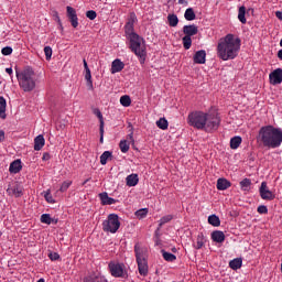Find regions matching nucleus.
<instances>
[{
  "mask_svg": "<svg viewBox=\"0 0 282 282\" xmlns=\"http://www.w3.org/2000/svg\"><path fill=\"white\" fill-rule=\"evenodd\" d=\"M187 124L197 129L198 131H205L206 133H215L221 126V117L217 112H204L202 110H195L188 113Z\"/></svg>",
  "mask_w": 282,
  "mask_h": 282,
  "instance_id": "1",
  "label": "nucleus"
},
{
  "mask_svg": "<svg viewBox=\"0 0 282 282\" xmlns=\"http://www.w3.org/2000/svg\"><path fill=\"white\" fill-rule=\"evenodd\" d=\"M241 50V40L229 33L220 39L217 45V55L221 61H235Z\"/></svg>",
  "mask_w": 282,
  "mask_h": 282,
  "instance_id": "2",
  "label": "nucleus"
},
{
  "mask_svg": "<svg viewBox=\"0 0 282 282\" xmlns=\"http://www.w3.org/2000/svg\"><path fill=\"white\" fill-rule=\"evenodd\" d=\"M257 142L267 149H279L282 144V129L271 124L261 127Z\"/></svg>",
  "mask_w": 282,
  "mask_h": 282,
  "instance_id": "3",
  "label": "nucleus"
},
{
  "mask_svg": "<svg viewBox=\"0 0 282 282\" xmlns=\"http://www.w3.org/2000/svg\"><path fill=\"white\" fill-rule=\"evenodd\" d=\"M17 78L21 90L30 93L36 89V73L32 67L28 66L22 72H17Z\"/></svg>",
  "mask_w": 282,
  "mask_h": 282,
  "instance_id": "4",
  "label": "nucleus"
},
{
  "mask_svg": "<svg viewBox=\"0 0 282 282\" xmlns=\"http://www.w3.org/2000/svg\"><path fill=\"white\" fill-rule=\"evenodd\" d=\"M130 41V50L135 54L139 58V63L144 65L147 61V44L144 43V39L140 35H133Z\"/></svg>",
  "mask_w": 282,
  "mask_h": 282,
  "instance_id": "5",
  "label": "nucleus"
},
{
  "mask_svg": "<svg viewBox=\"0 0 282 282\" xmlns=\"http://www.w3.org/2000/svg\"><path fill=\"white\" fill-rule=\"evenodd\" d=\"M134 254L138 263L139 274L147 276L149 274V262L147 261V251L140 246H134Z\"/></svg>",
  "mask_w": 282,
  "mask_h": 282,
  "instance_id": "6",
  "label": "nucleus"
},
{
  "mask_svg": "<svg viewBox=\"0 0 282 282\" xmlns=\"http://www.w3.org/2000/svg\"><path fill=\"white\" fill-rule=\"evenodd\" d=\"M104 232L116 235L120 230V218L117 214H109L107 219L102 221Z\"/></svg>",
  "mask_w": 282,
  "mask_h": 282,
  "instance_id": "7",
  "label": "nucleus"
},
{
  "mask_svg": "<svg viewBox=\"0 0 282 282\" xmlns=\"http://www.w3.org/2000/svg\"><path fill=\"white\" fill-rule=\"evenodd\" d=\"M111 276L116 279H124L127 276V270H124V263L110 262L108 264Z\"/></svg>",
  "mask_w": 282,
  "mask_h": 282,
  "instance_id": "8",
  "label": "nucleus"
},
{
  "mask_svg": "<svg viewBox=\"0 0 282 282\" xmlns=\"http://www.w3.org/2000/svg\"><path fill=\"white\" fill-rule=\"evenodd\" d=\"M259 193H260L261 199H267L268 202H272V199H274V197H275L274 193H272V191H270V188H268L267 182L261 183Z\"/></svg>",
  "mask_w": 282,
  "mask_h": 282,
  "instance_id": "9",
  "label": "nucleus"
},
{
  "mask_svg": "<svg viewBox=\"0 0 282 282\" xmlns=\"http://www.w3.org/2000/svg\"><path fill=\"white\" fill-rule=\"evenodd\" d=\"M269 83L270 85H281L282 83V68H275L273 72L269 74Z\"/></svg>",
  "mask_w": 282,
  "mask_h": 282,
  "instance_id": "10",
  "label": "nucleus"
},
{
  "mask_svg": "<svg viewBox=\"0 0 282 282\" xmlns=\"http://www.w3.org/2000/svg\"><path fill=\"white\" fill-rule=\"evenodd\" d=\"M7 194L10 197H23V186L15 184L7 188Z\"/></svg>",
  "mask_w": 282,
  "mask_h": 282,
  "instance_id": "11",
  "label": "nucleus"
},
{
  "mask_svg": "<svg viewBox=\"0 0 282 282\" xmlns=\"http://www.w3.org/2000/svg\"><path fill=\"white\" fill-rule=\"evenodd\" d=\"M67 17L70 21V24L74 28H78V15L76 14V9L72 7H66Z\"/></svg>",
  "mask_w": 282,
  "mask_h": 282,
  "instance_id": "12",
  "label": "nucleus"
},
{
  "mask_svg": "<svg viewBox=\"0 0 282 282\" xmlns=\"http://www.w3.org/2000/svg\"><path fill=\"white\" fill-rule=\"evenodd\" d=\"M99 199H100L102 206H113V204H118V200L109 197V194L107 192L100 193Z\"/></svg>",
  "mask_w": 282,
  "mask_h": 282,
  "instance_id": "13",
  "label": "nucleus"
},
{
  "mask_svg": "<svg viewBox=\"0 0 282 282\" xmlns=\"http://www.w3.org/2000/svg\"><path fill=\"white\" fill-rule=\"evenodd\" d=\"M124 69V62H121L120 58H116L111 63L110 73L111 74H118Z\"/></svg>",
  "mask_w": 282,
  "mask_h": 282,
  "instance_id": "14",
  "label": "nucleus"
},
{
  "mask_svg": "<svg viewBox=\"0 0 282 282\" xmlns=\"http://www.w3.org/2000/svg\"><path fill=\"white\" fill-rule=\"evenodd\" d=\"M193 61L196 65H204L206 63V51H197L194 54Z\"/></svg>",
  "mask_w": 282,
  "mask_h": 282,
  "instance_id": "15",
  "label": "nucleus"
},
{
  "mask_svg": "<svg viewBox=\"0 0 282 282\" xmlns=\"http://www.w3.org/2000/svg\"><path fill=\"white\" fill-rule=\"evenodd\" d=\"M84 282H109L106 276L100 274L90 273L84 278Z\"/></svg>",
  "mask_w": 282,
  "mask_h": 282,
  "instance_id": "16",
  "label": "nucleus"
},
{
  "mask_svg": "<svg viewBox=\"0 0 282 282\" xmlns=\"http://www.w3.org/2000/svg\"><path fill=\"white\" fill-rule=\"evenodd\" d=\"M124 33L129 41H131L133 39V36H139L138 33H135L133 22H131V21H129L124 25Z\"/></svg>",
  "mask_w": 282,
  "mask_h": 282,
  "instance_id": "17",
  "label": "nucleus"
},
{
  "mask_svg": "<svg viewBox=\"0 0 282 282\" xmlns=\"http://www.w3.org/2000/svg\"><path fill=\"white\" fill-rule=\"evenodd\" d=\"M197 32H199V29L195 24H188L183 26V33L185 34V36H195Z\"/></svg>",
  "mask_w": 282,
  "mask_h": 282,
  "instance_id": "18",
  "label": "nucleus"
},
{
  "mask_svg": "<svg viewBox=\"0 0 282 282\" xmlns=\"http://www.w3.org/2000/svg\"><path fill=\"white\" fill-rule=\"evenodd\" d=\"M232 186V183L226 178H218L216 187L218 191H228Z\"/></svg>",
  "mask_w": 282,
  "mask_h": 282,
  "instance_id": "19",
  "label": "nucleus"
},
{
  "mask_svg": "<svg viewBox=\"0 0 282 282\" xmlns=\"http://www.w3.org/2000/svg\"><path fill=\"white\" fill-rule=\"evenodd\" d=\"M45 147V137L43 134H39L34 139V151H41Z\"/></svg>",
  "mask_w": 282,
  "mask_h": 282,
  "instance_id": "20",
  "label": "nucleus"
},
{
  "mask_svg": "<svg viewBox=\"0 0 282 282\" xmlns=\"http://www.w3.org/2000/svg\"><path fill=\"white\" fill-rule=\"evenodd\" d=\"M212 240L216 243H224L226 241V235L224 231L216 230L212 234Z\"/></svg>",
  "mask_w": 282,
  "mask_h": 282,
  "instance_id": "21",
  "label": "nucleus"
},
{
  "mask_svg": "<svg viewBox=\"0 0 282 282\" xmlns=\"http://www.w3.org/2000/svg\"><path fill=\"white\" fill-rule=\"evenodd\" d=\"M138 182H140V177H138V174H130L126 177L127 186H138Z\"/></svg>",
  "mask_w": 282,
  "mask_h": 282,
  "instance_id": "22",
  "label": "nucleus"
},
{
  "mask_svg": "<svg viewBox=\"0 0 282 282\" xmlns=\"http://www.w3.org/2000/svg\"><path fill=\"white\" fill-rule=\"evenodd\" d=\"M204 243H206V238L204 237V234H199L196 238V242L193 243V248H195V250H202Z\"/></svg>",
  "mask_w": 282,
  "mask_h": 282,
  "instance_id": "23",
  "label": "nucleus"
},
{
  "mask_svg": "<svg viewBox=\"0 0 282 282\" xmlns=\"http://www.w3.org/2000/svg\"><path fill=\"white\" fill-rule=\"evenodd\" d=\"M22 169L21 160L13 161L9 166L10 173H20Z\"/></svg>",
  "mask_w": 282,
  "mask_h": 282,
  "instance_id": "24",
  "label": "nucleus"
},
{
  "mask_svg": "<svg viewBox=\"0 0 282 282\" xmlns=\"http://www.w3.org/2000/svg\"><path fill=\"white\" fill-rule=\"evenodd\" d=\"M242 264L243 260L241 258H235L229 262V268H231V270H240Z\"/></svg>",
  "mask_w": 282,
  "mask_h": 282,
  "instance_id": "25",
  "label": "nucleus"
},
{
  "mask_svg": "<svg viewBox=\"0 0 282 282\" xmlns=\"http://www.w3.org/2000/svg\"><path fill=\"white\" fill-rule=\"evenodd\" d=\"M238 20L240 21V23H242V25H246V23H248V20L246 19V7H240L238 9Z\"/></svg>",
  "mask_w": 282,
  "mask_h": 282,
  "instance_id": "26",
  "label": "nucleus"
},
{
  "mask_svg": "<svg viewBox=\"0 0 282 282\" xmlns=\"http://www.w3.org/2000/svg\"><path fill=\"white\" fill-rule=\"evenodd\" d=\"M8 107V102L6 101L4 97H0V118L6 120V108Z\"/></svg>",
  "mask_w": 282,
  "mask_h": 282,
  "instance_id": "27",
  "label": "nucleus"
},
{
  "mask_svg": "<svg viewBox=\"0 0 282 282\" xmlns=\"http://www.w3.org/2000/svg\"><path fill=\"white\" fill-rule=\"evenodd\" d=\"M167 21L170 28H177V23H180V19L177 18V14H169L167 15Z\"/></svg>",
  "mask_w": 282,
  "mask_h": 282,
  "instance_id": "28",
  "label": "nucleus"
},
{
  "mask_svg": "<svg viewBox=\"0 0 282 282\" xmlns=\"http://www.w3.org/2000/svg\"><path fill=\"white\" fill-rule=\"evenodd\" d=\"M242 139L239 135H236L230 139V149L236 150L238 147H241Z\"/></svg>",
  "mask_w": 282,
  "mask_h": 282,
  "instance_id": "29",
  "label": "nucleus"
},
{
  "mask_svg": "<svg viewBox=\"0 0 282 282\" xmlns=\"http://www.w3.org/2000/svg\"><path fill=\"white\" fill-rule=\"evenodd\" d=\"M184 18L186 21H195L196 15H195V10L193 8H188L185 10Z\"/></svg>",
  "mask_w": 282,
  "mask_h": 282,
  "instance_id": "30",
  "label": "nucleus"
},
{
  "mask_svg": "<svg viewBox=\"0 0 282 282\" xmlns=\"http://www.w3.org/2000/svg\"><path fill=\"white\" fill-rule=\"evenodd\" d=\"M208 224H210V226H215L217 228L218 226H221V220L219 219V216L210 215L208 217Z\"/></svg>",
  "mask_w": 282,
  "mask_h": 282,
  "instance_id": "31",
  "label": "nucleus"
},
{
  "mask_svg": "<svg viewBox=\"0 0 282 282\" xmlns=\"http://www.w3.org/2000/svg\"><path fill=\"white\" fill-rule=\"evenodd\" d=\"M156 127L162 129V131H166V129H169V120H166V118H160L156 121Z\"/></svg>",
  "mask_w": 282,
  "mask_h": 282,
  "instance_id": "32",
  "label": "nucleus"
},
{
  "mask_svg": "<svg viewBox=\"0 0 282 282\" xmlns=\"http://www.w3.org/2000/svg\"><path fill=\"white\" fill-rule=\"evenodd\" d=\"M58 220H54L52 219V216H50V214H43L41 216V223L42 224H47V226H50L51 224H57Z\"/></svg>",
  "mask_w": 282,
  "mask_h": 282,
  "instance_id": "33",
  "label": "nucleus"
},
{
  "mask_svg": "<svg viewBox=\"0 0 282 282\" xmlns=\"http://www.w3.org/2000/svg\"><path fill=\"white\" fill-rule=\"evenodd\" d=\"M161 252H162V257L165 261H169L172 263L173 261H175L177 259V257L175 254H173L169 251L162 250Z\"/></svg>",
  "mask_w": 282,
  "mask_h": 282,
  "instance_id": "34",
  "label": "nucleus"
},
{
  "mask_svg": "<svg viewBox=\"0 0 282 282\" xmlns=\"http://www.w3.org/2000/svg\"><path fill=\"white\" fill-rule=\"evenodd\" d=\"M130 144L131 143H129V141L121 140L119 143V149H120L121 153H129Z\"/></svg>",
  "mask_w": 282,
  "mask_h": 282,
  "instance_id": "35",
  "label": "nucleus"
},
{
  "mask_svg": "<svg viewBox=\"0 0 282 282\" xmlns=\"http://www.w3.org/2000/svg\"><path fill=\"white\" fill-rule=\"evenodd\" d=\"M250 186H252V181L250 178H243L240 182L241 191H250Z\"/></svg>",
  "mask_w": 282,
  "mask_h": 282,
  "instance_id": "36",
  "label": "nucleus"
},
{
  "mask_svg": "<svg viewBox=\"0 0 282 282\" xmlns=\"http://www.w3.org/2000/svg\"><path fill=\"white\" fill-rule=\"evenodd\" d=\"M173 219V215H166L163 216L160 220H159V227L156 230H161L162 226H164V224H169V221H172Z\"/></svg>",
  "mask_w": 282,
  "mask_h": 282,
  "instance_id": "37",
  "label": "nucleus"
},
{
  "mask_svg": "<svg viewBox=\"0 0 282 282\" xmlns=\"http://www.w3.org/2000/svg\"><path fill=\"white\" fill-rule=\"evenodd\" d=\"M182 41L184 50H191V45H193V39H191L188 35H185L183 36Z\"/></svg>",
  "mask_w": 282,
  "mask_h": 282,
  "instance_id": "38",
  "label": "nucleus"
},
{
  "mask_svg": "<svg viewBox=\"0 0 282 282\" xmlns=\"http://www.w3.org/2000/svg\"><path fill=\"white\" fill-rule=\"evenodd\" d=\"M120 105H122V107H131V97H129V95L121 96Z\"/></svg>",
  "mask_w": 282,
  "mask_h": 282,
  "instance_id": "39",
  "label": "nucleus"
},
{
  "mask_svg": "<svg viewBox=\"0 0 282 282\" xmlns=\"http://www.w3.org/2000/svg\"><path fill=\"white\" fill-rule=\"evenodd\" d=\"M111 152L110 151H105L101 155H100V164L102 166H105L109 160V158H111Z\"/></svg>",
  "mask_w": 282,
  "mask_h": 282,
  "instance_id": "40",
  "label": "nucleus"
},
{
  "mask_svg": "<svg viewBox=\"0 0 282 282\" xmlns=\"http://www.w3.org/2000/svg\"><path fill=\"white\" fill-rule=\"evenodd\" d=\"M147 215H149L148 208H141L135 212V217H138V219H144V217H147Z\"/></svg>",
  "mask_w": 282,
  "mask_h": 282,
  "instance_id": "41",
  "label": "nucleus"
},
{
  "mask_svg": "<svg viewBox=\"0 0 282 282\" xmlns=\"http://www.w3.org/2000/svg\"><path fill=\"white\" fill-rule=\"evenodd\" d=\"M44 198L46 199L47 204H56V200L52 196V192L50 189L44 192Z\"/></svg>",
  "mask_w": 282,
  "mask_h": 282,
  "instance_id": "42",
  "label": "nucleus"
},
{
  "mask_svg": "<svg viewBox=\"0 0 282 282\" xmlns=\"http://www.w3.org/2000/svg\"><path fill=\"white\" fill-rule=\"evenodd\" d=\"M85 79L87 80V87L94 89V82H91V70H86Z\"/></svg>",
  "mask_w": 282,
  "mask_h": 282,
  "instance_id": "43",
  "label": "nucleus"
},
{
  "mask_svg": "<svg viewBox=\"0 0 282 282\" xmlns=\"http://www.w3.org/2000/svg\"><path fill=\"white\" fill-rule=\"evenodd\" d=\"M94 115L97 116V118H98L100 124H102V127H105V119H104V117H102V112L100 111V109L96 108V109L94 110Z\"/></svg>",
  "mask_w": 282,
  "mask_h": 282,
  "instance_id": "44",
  "label": "nucleus"
},
{
  "mask_svg": "<svg viewBox=\"0 0 282 282\" xmlns=\"http://www.w3.org/2000/svg\"><path fill=\"white\" fill-rule=\"evenodd\" d=\"M69 186H72V181H64L59 187L61 193H65Z\"/></svg>",
  "mask_w": 282,
  "mask_h": 282,
  "instance_id": "45",
  "label": "nucleus"
},
{
  "mask_svg": "<svg viewBox=\"0 0 282 282\" xmlns=\"http://www.w3.org/2000/svg\"><path fill=\"white\" fill-rule=\"evenodd\" d=\"M86 17L90 21H94L98 17V14L96 13V11L89 10V11L86 12Z\"/></svg>",
  "mask_w": 282,
  "mask_h": 282,
  "instance_id": "46",
  "label": "nucleus"
},
{
  "mask_svg": "<svg viewBox=\"0 0 282 282\" xmlns=\"http://www.w3.org/2000/svg\"><path fill=\"white\" fill-rule=\"evenodd\" d=\"M13 50L12 46H6L1 50V54L3 56H10V54H12Z\"/></svg>",
  "mask_w": 282,
  "mask_h": 282,
  "instance_id": "47",
  "label": "nucleus"
},
{
  "mask_svg": "<svg viewBox=\"0 0 282 282\" xmlns=\"http://www.w3.org/2000/svg\"><path fill=\"white\" fill-rule=\"evenodd\" d=\"M99 133H100L99 142L100 144H102L105 142V126L99 124Z\"/></svg>",
  "mask_w": 282,
  "mask_h": 282,
  "instance_id": "48",
  "label": "nucleus"
},
{
  "mask_svg": "<svg viewBox=\"0 0 282 282\" xmlns=\"http://www.w3.org/2000/svg\"><path fill=\"white\" fill-rule=\"evenodd\" d=\"M48 259H51V261H58V259H61V254H58V252H50Z\"/></svg>",
  "mask_w": 282,
  "mask_h": 282,
  "instance_id": "49",
  "label": "nucleus"
},
{
  "mask_svg": "<svg viewBox=\"0 0 282 282\" xmlns=\"http://www.w3.org/2000/svg\"><path fill=\"white\" fill-rule=\"evenodd\" d=\"M44 54L46 56V61H50V58H52V48L50 46H45Z\"/></svg>",
  "mask_w": 282,
  "mask_h": 282,
  "instance_id": "50",
  "label": "nucleus"
},
{
  "mask_svg": "<svg viewBox=\"0 0 282 282\" xmlns=\"http://www.w3.org/2000/svg\"><path fill=\"white\" fill-rule=\"evenodd\" d=\"M258 213H259L260 215H268V206H265V205H260V206L258 207Z\"/></svg>",
  "mask_w": 282,
  "mask_h": 282,
  "instance_id": "51",
  "label": "nucleus"
},
{
  "mask_svg": "<svg viewBox=\"0 0 282 282\" xmlns=\"http://www.w3.org/2000/svg\"><path fill=\"white\" fill-rule=\"evenodd\" d=\"M127 142H129V144H135V139H133V131L127 135Z\"/></svg>",
  "mask_w": 282,
  "mask_h": 282,
  "instance_id": "52",
  "label": "nucleus"
},
{
  "mask_svg": "<svg viewBox=\"0 0 282 282\" xmlns=\"http://www.w3.org/2000/svg\"><path fill=\"white\" fill-rule=\"evenodd\" d=\"M51 159H52V155H50L48 152H44V153H43L42 160H43L44 162H47V161L51 160Z\"/></svg>",
  "mask_w": 282,
  "mask_h": 282,
  "instance_id": "53",
  "label": "nucleus"
},
{
  "mask_svg": "<svg viewBox=\"0 0 282 282\" xmlns=\"http://www.w3.org/2000/svg\"><path fill=\"white\" fill-rule=\"evenodd\" d=\"M3 140H6V132L0 130V142H3Z\"/></svg>",
  "mask_w": 282,
  "mask_h": 282,
  "instance_id": "54",
  "label": "nucleus"
},
{
  "mask_svg": "<svg viewBox=\"0 0 282 282\" xmlns=\"http://www.w3.org/2000/svg\"><path fill=\"white\" fill-rule=\"evenodd\" d=\"M275 17L279 21H282V11H275Z\"/></svg>",
  "mask_w": 282,
  "mask_h": 282,
  "instance_id": "55",
  "label": "nucleus"
},
{
  "mask_svg": "<svg viewBox=\"0 0 282 282\" xmlns=\"http://www.w3.org/2000/svg\"><path fill=\"white\" fill-rule=\"evenodd\" d=\"M83 63H84L85 72L90 70V69H89V66L87 65V59H84Z\"/></svg>",
  "mask_w": 282,
  "mask_h": 282,
  "instance_id": "56",
  "label": "nucleus"
},
{
  "mask_svg": "<svg viewBox=\"0 0 282 282\" xmlns=\"http://www.w3.org/2000/svg\"><path fill=\"white\" fill-rule=\"evenodd\" d=\"M6 73L9 74V76H12L13 74L12 67L6 68Z\"/></svg>",
  "mask_w": 282,
  "mask_h": 282,
  "instance_id": "57",
  "label": "nucleus"
},
{
  "mask_svg": "<svg viewBox=\"0 0 282 282\" xmlns=\"http://www.w3.org/2000/svg\"><path fill=\"white\" fill-rule=\"evenodd\" d=\"M278 58H280V61H282V50H280V51L278 52Z\"/></svg>",
  "mask_w": 282,
  "mask_h": 282,
  "instance_id": "58",
  "label": "nucleus"
},
{
  "mask_svg": "<svg viewBox=\"0 0 282 282\" xmlns=\"http://www.w3.org/2000/svg\"><path fill=\"white\" fill-rule=\"evenodd\" d=\"M37 282H45V279H40V280H37Z\"/></svg>",
  "mask_w": 282,
  "mask_h": 282,
  "instance_id": "59",
  "label": "nucleus"
},
{
  "mask_svg": "<svg viewBox=\"0 0 282 282\" xmlns=\"http://www.w3.org/2000/svg\"><path fill=\"white\" fill-rule=\"evenodd\" d=\"M178 3H184V0H178Z\"/></svg>",
  "mask_w": 282,
  "mask_h": 282,
  "instance_id": "60",
  "label": "nucleus"
},
{
  "mask_svg": "<svg viewBox=\"0 0 282 282\" xmlns=\"http://www.w3.org/2000/svg\"><path fill=\"white\" fill-rule=\"evenodd\" d=\"M58 23H59V25H61V19H58Z\"/></svg>",
  "mask_w": 282,
  "mask_h": 282,
  "instance_id": "61",
  "label": "nucleus"
}]
</instances>
